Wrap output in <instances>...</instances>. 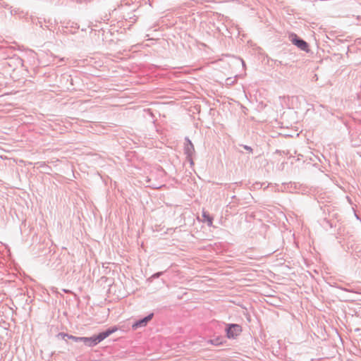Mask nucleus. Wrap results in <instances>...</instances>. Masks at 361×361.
<instances>
[{
	"label": "nucleus",
	"instance_id": "nucleus-10",
	"mask_svg": "<svg viewBox=\"0 0 361 361\" xmlns=\"http://www.w3.org/2000/svg\"><path fill=\"white\" fill-rule=\"evenodd\" d=\"M86 337H80V341H82L84 343L85 342Z\"/></svg>",
	"mask_w": 361,
	"mask_h": 361
},
{
	"label": "nucleus",
	"instance_id": "nucleus-8",
	"mask_svg": "<svg viewBox=\"0 0 361 361\" xmlns=\"http://www.w3.org/2000/svg\"><path fill=\"white\" fill-rule=\"evenodd\" d=\"M69 339H71V340L74 341L75 342H78V341H80V337H77V336L71 335L69 336Z\"/></svg>",
	"mask_w": 361,
	"mask_h": 361
},
{
	"label": "nucleus",
	"instance_id": "nucleus-9",
	"mask_svg": "<svg viewBox=\"0 0 361 361\" xmlns=\"http://www.w3.org/2000/svg\"><path fill=\"white\" fill-rule=\"evenodd\" d=\"M162 273L161 272H158L157 274H155L153 276L154 277H159Z\"/></svg>",
	"mask_w": 361,
	"mask_h": 361
},
{
	"label": "nucleus",
	"instance_id": "nucleus-7",
	"mask_svg": "<svg viewBox=\"0 0 361 361\" xmlns=\"http://www.w3.org/2000/svg\"><path fill=\"white\" fill-rule=\"evenodd\" d=\"M70 336L71 335H68V334H65V333H59L57 336L58 337H61L62 339H65L66 338H69Z\"/></svg>",
	"mask_w": 361,
	"mask_h": 361
},
{
	"label": "nucleus",
	"instance_id": "nucleus-4",
	"mask_svg": "<svg viewBox=\"0 0 361 361\" xmlns=\"http://www.w3.org/2000/svg\"><path fill=\"white\" fill-rule=\"evenodd\" d=\"M185 141H186V143L185 144V147H184L185 153L187 155L188 158L190 160H191V157L193 155V154L195 153L194 145H192V143L188 138H186Z\"/></svg>",
	"mask_w": 361,
	"mask_h": 361
},
{
	"label": "nucleus",
	"instance_id": "nucleus-3",
	"mask_svg": "<svg viewBox=\"0 0 361 361\" xmlns=\"http://www.w3.org/2000/svg\"><path fill=\"white\" fill-rule=\"evenodd\" d=\"M153 315L154 314L152 313V314H149L148 316L145 317V318L135 322L132 325L133 329L135 330L138 328L144 327V326H147V323L152 319Z\"/></svg>",
	"mask_w": 361,
	"mask_h": 361
},
{
	"label": "nucleus",
	"instance_id": "nucleus-5",
	"mask_svg": "<svg viewBox=\"0 0 361 361\" xmlns=\"http://www.w3.org/2000/svg\"><path fill=\"white\" fill-rule=\"evenodd\" d=\"M292 42L296 45L301 50L306 51L307 50V43L302 39H298L296 35L292 38Z\"/></svg>",
	"mask_w": 361,
	"mask_h": 361
},
{
	"label": "nucleus",
	"instance_id": "nucleus-11",
	"mask_svg": "<svg viewBox=\"0 0 361 361\" xmlns=\"http://www.w3.org/2000/svg\"><path fill=\"white\" fill-rule=\"evenodd\" d=\"M209 343H211L212 344H214V345H217V344H218V343H217V342H215V341H213V340H210V341H209Z\"/></svg>",
	"mask_w": 361,
	"mask_h": 361
},
{
	"label": "nucleus",
	"instance_id": "nucleus-2",
	"mask_svg": "<svg viewBox=\"0 0 361 361\" xmlns=\"http://www.w3.org/2000/svg\"><path fill=\"white\" fill-rule=\"evenodd\" d=\"M241 326L238 324H230L226 329L227 336L235 338L241 332Z\"/></svg>",
	"mask_w": 361,
	"mask_h": 361
},
{
	"label": "nucleus",
	"instance_id": "nucleus-1",
	"mask_svg": "<svg viewBox=\"0 0 361 361\" xmlns=\"http://www.w3.org/2000/svg\"><path fill=\"white\" fill-rule=\"evenodd\" d=\"M116 331L117 328L114 327L111 329H109L106 331H103L97 336H94L92 337H86V339H85V345L89 347L94 346Z\"/></svg>",
	"mask_w": 361,
	"mask_h": 361
},
{
	"label": "nucleus",
	"instance_id": "nucleus-6",
	"mask_svg": "<svg viewBox=\"0 0 361 361\" xmlns=\"http://www.w3.org/2000/svg\"><path fill=\"white\" fill-rule=\"evenodd\" d=\"M204 221L207 222L208 226L212 225V218L206 212H202Z\"/></svg>",
	"mask_w": 361,
	"mask_h": 361
}]
</instances>
